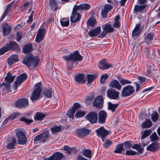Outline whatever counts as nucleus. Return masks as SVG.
<instances>
[{
    "label": "nucleus",
    "instance_id": "obj_39",
    "mask_svg": "<svg viewBox=\"0 0 160 160\" xmlns=\"http://www.w3.org/2000/svg\"><path fill=\"white\" fill-rule=\"evenodd\" d=\"M152 125V122L150 120H147L142 125L143 128H148L151 127Z\"/></svg>",
    "mask_w": 160,
    "mask_h": 160
},
{
    "label": "nucleus",
    "instance_id": "obj_21",
    "mask_svg": "<svg viewBox=\"0 0 160 160\" xmlns=\"http://www.w3.org/2000/svg\"><path fill=\"white\" fill-rule=\"evenodd\" d=\"M146 5L145 4L140 6L138 5H136L134 8V13L138 14L139 13L143 12L144 9L146 8Z\"/></svg>",
    "mask_w": 160,
    "mask_h": 160
},
{
    "label": "nucleus",
    "instance_id": "obj_61",
    "mask_svg": "<svg viewBox=\"0 0 160 160\" xmlns=\"http://www.w3.org/2000/svg\"><path fill=\"white\" fill-rule=\"evenodd\" d=\"M80 105L79 103H75L73 105V107L72 108L76 111L80 107Z\"/></svg>",
    "mask_w": 160,
    "mask_h": 160
},
{
    "label": "nucleus",
    "instance_id": "obj_43",
    "mask_svg": "<svg viewBox=\"0 0 160 160\" xmlns=\"http://www.w3.org/2000/svg\"><path fill=\"white\" fill-rule=\"evenodd\" d=\"M11 7V4H9L7 5V7H6V8L5 11L3 13L2 15V18H1V20H2L6 16L8 12L9 11Z\"/></svg>",
    "mask_w": 160,
    "mask_h": 160
},
{
    "label": "nucleus",
    "instance_id": "obj_22",
    "mask_svg": "<svg viewBox=\"0 0 160 160\" xmlns=\"http://www.w3.org/2000/svg\"><path fill=\"white\" fill-rule=\"evenodd\" d=\"M101 28L100 27L90 31L88 32V35L91 37H94L98 35L101 32Z\"/></svg>",
    "mask_w": 160,
    "mask_h": 160
},
{
    "label": "nucleus",
    "instance_id": "obj_58",
    "mask_svg": "<svg viewBox=\"0 0 160 160\" xmlns=\"http://www.w3.org/2000/svg\"><path fill=\"white\" fill-rule=\"evenodd\" d=\"M96 23V20L94 19H90L88 20L89 25L92 27H93Z\"/></svg>",
    "mask_w": 160,
    "mask_h": 160
},
{
    "label": "nucleus",
    "instance_id": "obj_30",
    "mask_svg": "<svg viewBox=\"0 0 160 160\" xmlns=\"http://www.w3.org/2000/svg\"><path fill=\"white\" fill-rule=\"evenodd\" d=\"M158 148V144L156 142H153L147 148V150L150 151H157Z\"/></svg>",
    "mask_w": 160,
    "mask_h": 160
},
{
    "label": "nucleus",
    "instance_id": "obj_38",
    "mask_svg": "<svg viewBox=\"0 0 160 160\" xmlns=\"http://www.w3.org/2000/svg\"><path fill=\"white\" fill-rule=\"evenodd\" d=\"M32 50V45L31 44L26 45L23 49V51L24 53L31 52Z\"/></svg>",
    "mask_w": 160,
    "mask_h": 160
},
{
    "label": "nucleus",
    "instance_id": "obj_52",
    "mask_svg": "<svg viewBox=\"0 0 160 160\" xmlns=\"http://www.w3.org/2000/svg\"><path fill=\"white\" fill-rule=\"evenodd\" d=\"M123 146H124V148L125 149L130 148L132 146V142H126L122 143Z\"/></svg>",
    "mask_w": 160,
    "mask_h": 160
},
{
    "label": "nucleus",
    "instance_id": "obj_60",
    "mask_svg": "<svg viewBox=\"0 0 160 160\" xmlns=\"http://www.w3.org/2000/svg\"><path fill=\"white\" fill-rule=\"evenodd\" d=\"M137 154V152L132 150H127L126 152V154L127 155H133Z\"/></svg>",
    "mask_w": 160,
    "mask_h": 160
},
{
    "label": "nucleus",
    "instance_id": "obj_37",
    "mask_svg": "<svg viewBox=\"0 0 160 160\" xmlns=\"http://www.w3.org/2000/svg\"><path fill=\"white\" fill-rule=\"evenodd\" d=\"M60 23L63 27H67L69 24V18H62L61 19Z\"/></svg>",
    "mask_w": 160,
    "mask_h": 160
},
{
    "label": "nucleus",
    "instance_id": "obj_41",
    "mask_svg": "<svg viewBox=\"0 0 160 160\" xmlns=\"http://www.w3.org/2000/svg\"><path fill=\"white\" fill-rule=\"evenodd\" d=\"M96 76L93 74H87V77L88 84L92 83L96 78Z\"/></svg>",
    "mask_w": 160,
    "mask_h": 160
},
{
    "label": "nucleus",
    "instance_id": "obj_13",
    "mask_svg": "<svg viewBox=\"0 0 160 160\" xmlns=\"http://www.w3.org/2000/svg\"><path fill=\"white\" fill-rule=\"evenodd\" d=\"M93 105L98 108H102L103 106L102 97L101 96H97L93 102Z\"/></svg>",
    "mask_w": 160,
    "mask_h": 160
},
{
    "label": "nucleus",
    "instance_id": "obj_40",
    "mask_svg": "<svg viewBox=\"0 0 160 160\" xmlns=\"http://www.w3.org/2000/svg\"><path fill=\"white\" fill-rule=\"evenodd\" d=\"M120 17L119 16H117L115 18V22L113 24V27L115 28H118L120 27L121 25L120 22L119 21Z\"/></svg>",
    "mask_w": 160,
    "mask_h": 160
},
{
    "label": "nucleus",
    "instance_id": "obj_53",
    "mask_svg": "<svg viewBox=\"0 0 160 160\" xmlns=\"http://www.w3.org/2000/svg\"><path fill=\"white\" fill-rule=\"evenodd\" d=\"M20 121H21L25 122L27 124L30 123L32 122L33 121V120L32 119H28L25 117H23L21 118H20Z\"/></svg>",
    "mask_w": 160,
    "mask_h": 160
},
{
    "label": "nucleus",
    "instance_id": "obj_46",
    "mask_svg": "<svg viewBox=\"0 0 160 160\" xmlns=\"http://www.w3.org/2000/svg\"><path fill=\"white\" fill-rule=\"evenodd\" d=\"M83 153L87 158H90L91 157L92 151L89 149L85 150Z\"/></svg>",
    "mask_w": 160,
    "mask_h": 160
},
{
    "label": "nucleus",
    "instance_id": "obj_55",
    "mask_svg": "<svg viewBox=\"0 0 160 160\" xmlns=\"http://www.w3.org/2000/svg\"><path fill=\"white\" fill-rule=\"evenodd\" d=\"M108 75L106 74L102 75L100 79L101 82L103 84L105 80L108 79Z\"/></svg>",
    "mask_w": 160,
    "mask_h": 160
},
{
    "label": "nucleus",
    "instance_id": "obj_42",
    "mask_svg": "<svg viewBox=\"0 0 160 160\" xmlns=\"http://www.w3.org/2000/svg\"><path fill=\"white\" fill-rule=\"evenodd\" d=\"M45 117V115L41 113L37 112L35 116L34 119L38 121H41L43 120Z\"/></svg>",
    "mask_w": 160,
    "mask_h": 160
},
{
    "label": "nucleus",
    "instance_id": "obj_29",
    "mask_svg": "<svg viewBox=\"0 0 160 160\" xmlns=\"http://www.w3.org/2000/svg\"><path fill=\"white\" fill-rule=\"evenodd\" d=\"M18 61V57L16 55H14L11 56L8 59V63L10 65Z\"/></svg>",
    "mask_w": 160,
    "mask_h": 160
},
{
    "label": "nucleus",
    "instance_id": "obj_45",
    "mask_svg": "<svg viewBox=\"0 0 160 160\" xmlns=\"http://www.w3.org/2000/svg\"><path fill=\"white\" fill-rule=\"evenodd\" d=\"M152 121L156 122L158 118V114L157 112H153L151 115Z\"/></svg>",
    "mask_w": 160,
    "mask_h": 160
},
{
    "label": "nucleus",
    "instance_id": "obj_11",
    "mask_svg": "<svg viewBox=\"0 0 160 160\" xmlns=\"http://www.w3.org/2000/svg\"><path fill=\"white\" fill-rule=\"evenodd\" d=\"M119 95V92L112 88L109 89L107 92V96L110 99H117Z\"/></svg>",
    "mask_w": 160,
    "mask_h": 160
},
{
    "label": "nucleus",
    "instance_id": "obj_4",
    "mask_svg": "<svg viewBox=\"0 0 160 160\" xmlns=\"http://www.w3.org/2000/svg\"><path fill=\"white\" fill-rule=\"evenodd\" d=\"M41 86L40 83L36 84L35 89L30 97V99L33 102L38 99L40 96L42 91Z\"/></svg>",
    "mask_w": 160,
    "mask_h": 160
},
{
    "label": "nucleus",
    "instance_id": "obj_27",
    "mask_svg": "<svg viewBox=\"0 0 160 160\" xmlns=\"http://www.w3.org/2000/svg\"><path fill=\"white\" fill-rule=\"evenodd\" d=\"M91 132V131L88 129L85 128H82L78 129L77 131V133L82 136L88 135Z\"/></svg>",
    "mask_w": 160,
    "mask_h": 160
},
{
    "label": "nucleus",
    "instance_id": "obj_16",
    "mask_svg": "<svg viewBox=\"0 0 160 160\" xmlns=\"http://www.w3.org/2000/svg\"><path fill=\"white\" fill-rule=\"evenodd\" d=\"M90 6L88 4H81L79 6L75 5L73 7V10L78 11L83 10H88L90 8Z\"/></svg>",
    "mask_w": 160,
    "mask_h": 160
},
{
    "label": "nucleus",
    "instance_id": "obj_32",
    "mask_svg": "<svg viewBox=\"0 0 160 160\" xmlns=\"http://www.w3.org/2000/svg\"><path fill=\"white\" fill-rule=\"evenodd\" d=\"M49 5L51 8L54 10H56L58 8L56 0H50Z\"/></svg>",
    "mask_w": 160,
    "mask_h": 160
},
{
    "label": "nucleus",
    "instance_id": "obj_49",
    "mask_svg": "<svg viewBox=\"0 0 160 160\" xmlns=\"http://www.w3.org/2000/svg\"><path fill=\"white\" fill-rule=\"evenodd\" d=\"M132 148L133 149L137 150L139 152H141L142 151V148L138 144H134Z\"/></svg>",
    "mask_w": 160,
    "mask_h": 160
},
{
    "label": "nucleus",
    "instance_id": "obj_20",
    "mask_svg": "<svg viewBox=\"0 0 160 160\" xmlns=\"http://www.w3.org/2000/svg\"><path fill=\"white\" fill-rule=\"evenodd\" d=\"M112 8V7L110 4H107L104 6V8L102 11L101 14L103 17H106L108 11Z\"/></svg>",
    "mask_w": 160,
    "mask_h": 160
},
{
    "label": "nucleus",
    "instance_id": "obj_8",
    "mask_svg": "<svg viewBox=\"0 0 160 160\" xmlns=\"http://www.w3.org/2000/svg\"><path fill=\"white\" fill-rule=\"evenodd\" d=\"M134 92V88L132 86L128 85L123 88L122 94L123 97L128 96L132 94Z\"/></svg>",
    "mask_w": 160,
    "mask_h": 160
},
{
    "label": "nucleus",
    "instance_id": "obj_34",
    "mask_svg": "<svg viewBox=\"0 0 160 160\" xmlns=\"http://www.w3.org/2000/svg\"><path fill=\"white\" fill-rule=\"evenodd\" d=\"M45 96L47 98H50L53 94V90L51 88L46 89L43 92Z\"/></svg>",
    "mask_w": 160,
    "mask_h": 160
},
{
    "label": "nucleus",
    "instance_id": "obj_6",
    "mask_svg": "<svg viewBox=\"0 0 160 160\" xmlns=\"http://www.w3.org/2000/svg\"><path fill=\"white\" fill-rule=\"evenodd\" d=\"M26 74L24 73L22 74L17 77L16 80L12 85V88L14 90L17 89L19 86L26 79Z\"/></svg>",
    "mask_w": 160,
    "mask_h": 160
},
{
    "label": "nucleus",
    "instance_id": "obj_1",
    "mask_svg": "<svg viewBox=\"0 0 160 160\" xmlns=\"http://www.w3.org/2000/svg\"><path fill=\"white\" fill-rule=\"evenodd\" d=\"M63 58L66 62L68 69L70 70L73 67V64L76 61H81L82 58L78 51H75L69 56H63Z\"/></svg>",
    "mask_w": 160,
    "mask_h": 160
},
{
    "label": "nucleus",
    "instance_id": "obj_48",
    "mask_svg": "<svg viewBox=\"0 0 160 160\" xmlns=\"http://www.w3.org/2000/svg\"><path fill=\"white\" fill-rule=\"evenodd\" d=\"M85 114V112L79 110L76 112L75 117L77 118H79L83 116Z\"/></svg>",
    "mask_w": 160,
    "mask_h": 160
},
{
    "label": "nucleus",
    "instance_id": "obj_2",
    "mask_svg": "<svg viewBox=\"0 0 160 160\" xmlns=\"http://www.w3.org/2000/svg\"><path fill=\"white\" fill-rule=\"evenodd\" d=\"M39 59L37 57L30 56L25 57L22 61V63L29 67L33 65V67H36L38 64Z\"/></svg>",
    "mask_w": 160,
    "mask_h": 160
},
{
    "label": "nucleus",
    "instance_id": "obj_26",
    "mask_svg": "<svg viewBox=\"0 0 160 160\" xmlns=\"http://www.w3.org/2000/svg\"><path fill=\"white\" fill-rule=\"evenodd\" d=\"M3 33L4 35H8L11 31V27L8 24H3L2 26Z\"/></svg>",
    "mask_w": 160,
    "mask_h": 160
},
{
    "label": "nucleus",
    "instance_id": "obj_28",
    "mask_svg": "<svg viewBox=\"0 0 160 160\" xmlns=\"http://www.w3.org/2000/svg\"><path fill=\"white\" fill-rule=\"evenodd\" d=\"M8 50H12L16 49L18 46L17 43L15 42L11 41L9 43L6 44Z\"/></svg>",
    "mask_w": 160,
    "mask_h": 160
},
{
    "label": "nucleus",
    "instance_id": "obj_36",
    "mask_svg": "<svg viewBox=\"0 0 160 160\" xmlns=\"http://www.w3.org/2000/svg\"><path fill=\"white\" fill-rule=\"evenodd\" d=\"M108 109L111 110L112 112H114L118 105V104H113L111 102H108Z\"/></svg>",
    "mask_w": 160,
    "mask_h": 160
},
{
    "label": "nucleus",
    "instance_id": "obj_62",
    "mask_svg": "<svg viewBox=\"0 0 160 160\" xmlns=\"http://www.w3.org/2000/svg\"><path fill=\"white\" fill-rule=\"evenodd\" d=\"M18 115L16 114L13 113L10 115L8 118L9 120H12L16 118Z\"/></svg>",
    "mask_w": 160,
    "mask_h": 160
},
{
    "label": "nucleus",
    "instance_id": "obj_64",
    "mask_svg": "<svg viewBox=\"0 0 160 160\" xmlns=\"http://www.w3.org/2000/svg\"><path fill=\"white\" fill-rule=\"evenodd\" d=\"M34 11H32L31 15L28 17V20L27 22L28 23H31L32 21L33 15Z\"/></svg>",
    "mask_w": 160,
    "mask_h": 160
},
{
    "label": "nucleus",
    "instance_id": "obj_54",
    "mask_svg": "<svg viewBox=\"0 0 160 160\" xmlns=\"http://www.w3.org/2000/svg\"><path fill=\"white\" fill-rule=\"evenodd\" d=\"M73 149V148H71L67 146H64L63 147V150L66 151L67 153L69 154H71V152Z\"/></svg>",
    "mask_w": 160,
    "mask_h": 160
},
{
    "label": "nucleus",
    "instance_id": "obj_35",
    "mask_svg": "<svg viewBox=\"0 0 160 160\" xmlns=\"http://www.w3.org/2000/svg\"><path fill=\"white\" fill-rule=\"evenodd\" d=\"M15 78V76H12L10 73L8 72L5 79L8 82L11 83L14 80Z\"/></svg>",
    "mask_w": 160,
    "mask_h": 160
},
{
    "label": "nucleus",
    "instance_id": "obj_9",
    "mask_svg": "<svg viewBox=\"0 0 160 160\" xmlns=\"http://www.w3.org/2000/svg\"><path fill=\"white\" fill-rule=\"evenodd\" d=\"M95 131L98 136L102 138H104L109 133L102 126L96 130Z\"/></svg>",
    "mask_w": 160,
    "mask_h": 160
},
{
    "label": "nucleus",
    "instance_id": "obj_31",
    "mask_svg": "<svg viewBox=\"0 0 160 160\" xmlns=\"http://www.w3.org/2000/svg\"><path fill=\"white\" fill-rule=\"evenodd\" d=\"M140 25L139 23L136 25L132 33V36H137L140 33L141 31V30L140 29Z\"/></svg>",
    "mask_w": 160,
    "mask_h": 160
},
{
    "label": "nucleus",
    "instance_id": "obj_12",
    "mask_svg": "<svg viewBox=\"0 0 160 160\" xmlns=\"http://www.w3.org/2000/svg\"><path fill=\"white\" fill-rule=\"evenodd\" d=\"M46 33L45 30L44 28H41L38 30L37 33L35 41L37 42H39L44 39Z\"/></svg>",
    "mask_w": 160,
    "mask_h": 160
},
{
    "label": "nucleus",
    "instance_id": "obj_33",
    "mask_svg": "<svg viewBox=\"0 0 160 160\" xmlns=\"http://www.w3.org/2000/svg\"><path fill=\"white\" fill-rule=\"evenodd\" d=\"M114 152L115 153L121 154L124 153V150L123 148V144L122 143L120 144L116 147Z\"/></svg>",
    "mask_w": 160,
    "mask_h": 160
},
{
    "label": "nucleus",
    "instance_id": "obj_18",
    "mask_svg": "<svg viewBox=\"0 0 160 160\" xmlns=\"http://www.w3.org/2000/svg\"><path fill=\"white\" fill-rule=\"evenodd\" d=\"M16 144V140L15 138H10L8 140V144L7 146V148L10 149H14L15 148Z\"/></svg>",
    "mask_w": 160,
    "mask_h": 160
},
{
    "label": "nucleus",
    "instance_id": "obj_57",
    "mask_svg": "<svg viewBox=\"0 0 160 160\" xmlns=\"http://www.w3.org/2000/svg\"><path fill=\"white\" fill-rule=\"evenodd\" d=\"M75 111L72 108L70 110L68 111V115L70 117L73 118L74 117V113Z\"/></svg>",
    "mask_w": 160,
    "mask_h": 160
},
{
    "label": "nucleus",
    "instance_id": "obj_59",
    "mask_svg": "<svg viewBox=\"0 0 160 160\" xmlns=\"http://www.w3.org/2000/svg\"><path fill=\"white\" fill-rule=\"evenodd\" d=\"M150 138L151 141H154L158 140V137L156 133H153L150 136Z\"/></svg>",
    "mask_w": 160,
    "mask_h": 160
},
{
    "label": "nucleus",
    "instance_id": "obj_3",
    "mask_svg": "<svg viewBox=\"0 0 160 160\" xmlns=\"http://www.w3.org/2000/svg\"><path fill=\"white\" fill-rule=\"evenodd\" d=\"M102 31L99 36V37L100 38H103L108 33L112 32L114 30V29L112 24L109 22L102 25Z\"/></svg>",
    "mask_w": 160,
    "mask_h": 160
},
{
    "label": "nucleus",
    "instance_id": "obj_10",
    "mask_svg": "<svg viewBox=\"0 0 160 160\" xmlns=\"http://www.w3.org/2000/svg\"><path fill=\"white\" fill-rule=\"evenodd\" d=\"M98 115L95 112H92L88 114L85 117L90 122L94 123L97 122Z\"/></svg>",
    "mask_w": 160,
    "mask_h": 160
},
{
    "label": "nucleus",
    "instance_id": "obj_23",
    "mask_svg": "<svg viewBox=\"0 0 160 160\" xmlns=\"http://www.w3.org/2000/svg\"><path fill=\"white\" fill-rule=\"evenodd\" d=\"M75 79L77 82L81 83H84L86 81V78L85 75L82 73L76 75Z\"/></svg>",
    "mask_w": 160,
    "mask_h": 160
},
{
    "label": "nucleus",
    "instance_id": "obj_47",
    "mask_svg": "<svg viewBox=\"0 0 160 160\" xmlns=\"http://www.w3.org/2000/svg\"><path fill=\"white\" fill-rule=\"evenodd\" d=\"M151 131L150 129L146 130H145L142 134L141 136V139H143V138L146 137H147L151 133Z\"/></svg>",
    "mask_w": 160,
    "mask_h": 160
},
{
    "label": "nucleus",
    "instance_id": "obj_17",
    "mask_svg": "<svg viewBox=\"0 0 160 160\" xmlns=\"http://www.w3.org/2000/svg\"><path fill=\"white\" fill-rule=\"evenodd\" d=\"M63 158L62 154L56 152L48 158H45L44 160H61Z\"/></svg>",
    "mask_w": 160,
    "mask_h": 160
},
{
    "label": "nucleus",
    "instance_id": "obj_5",
    "mask_svg": "<svg viewBox=\"0 0 160 160\" xmlns=\"http://www.w3.org/2000/svg\"><path fill=\"white\" fill-rule=\"evenodd\" d=\"M15 133L18 138V143L19 144H25L27 141V139L23 132L19 129L16 130Z\"/></svg>",
    "mask_w": 160,
    "mask_h": 160
},
{
    "label": "nucleus",
    "instance_id": "obj_50",
    "mask_svg": "<svg viewBox=\"0 0 160 160\" xmlns=\"http://www.w3.org/2000/svg\"><path fill=\"white\" fill-rule=\"evenodd\" d=\"M119 81L121 84L122 85L126 84H130L132 83V82L130 81L123 78H121Z\"/></svg>",
    "mask_w": 160,
    "mask_h": 160
},
{
    "label": "nucleus",
    "instance_id": "obj_14",
    "mask_svg": "<svg viewBox=\"0 0 160 160\" xmlns=\"http://www.w3.org/2000/svg\"><path fill=\"white\" fill-rule=\"evenodd\" d=\"M98 66L99 68L102 70L108 69L112 66V64L108 63L106 60L101 61L98 63Z\"/></svg>",
    "mask_w": 160,
    "mask_h": 160
},
{
    "label": "nucleus",
    "instance_id": "obj_25",
    "mask_svg": "<svg viewBox=\"0 0 160 160\" xmlns=\"http://www.w3.org/2000/svg\"><path fill=\"white\" fill-rule=\"evenodd\" d=\"M110 87L117 88L118 90H120L122 88V86L119 82L117 80H112L110 83Z\"/></svg>",
    "mask_w": 160,
    "mask_h": 160
},
{
    "label": "nucleus",
    "instance_id": "obj_24",
    "mask_svg": "<svg viewBox=\"0 0 160 160\" xmlns=\"http://www.w3.org/2000/svg\"><path fill=\"white\" fill-rule=\"evenodd\" d=\"M106 116V112L103 111H100L99 113L98 122L101 123H104L105 121Z\"/></svg>",
    "mask_w": 160,
    "mask_h": 160
},
{
    "label": "nucleus",
    "instance_id": "obj_51",
    "mask_svg": "<svg viewBox=\"0 0 160 160\" xmlns=\"http://www.w3.org/2000/svg\"><path fill=\"white\" fill-rule=\"evenodd\" d=\"M112 143L109 140H106L104 143L103 145L104 147L106 148H108L112 144Z\"/></svg>",
    "mask_w": 160,
    "mask_h": 160
},
{
    "label": "nucleus",
    "instance_id": "obj_56",
    "mask_svg": "<svg viewBox=\"0 0 160 160\" xmlns=\"http://www.w3.org/2000/svg\"><path fill=\"white\" fill-rule=\"evenodd\" d=\"M9 51L6 46L5 45L4 47L0 49V55H2L6 52Z\"/></svg>",
    "mask_w": 160,
    "mask_h": 160
},
{
    "label": "nucleus",
    "instance_id": "obj_44",
    "mask_svg": "<svg viewBox=\"0 0 160 160\" xmlns=\"http://www.w3.org/2000/svg\"><path fill=\"white\" fill-rule=\"evenodd\" d=\"M61 130L60 126H58L57 125L54 126L53 127L51 128V130L52 132L53 133H56L59 132Z\"/></svg>",
    "mask_w": 160,
    "mask_h": 160
},
{
    "label": "nucleus",
    "instance_id": "obj_63",
    "mask_svg": "<svg viewBox=\"0 0 160 160\" xmlns=\"http://www.w3.org/2000/svg\"><path fill=\"white\" fill-rule=\"evenodd\" d=\"M17 41L20 42L22 38V33L19 32L17 33Z\"/></svg>",
    "mask_w": 160,
    "mask_h": 160
},
{
    "label": "nucleus",
    "instance_id": "obj_7",
    "mask_svg": "<svg viewBox=\"0 0 160 160\" xmlns=\"http://www.w3.org/2000/svg\"><path fill=\"white\" fill-rule=\"evenodd\" d=\"M49 136L48 132H45L34 138V143L37 144L39 143L44 142L47 139Z\"/></svg>",
    "mask_w": 160,
    "mask_h": 160
},
{
    "label": "nucleus",
    "instance_id": "obj_15",
    "mask_svg": "<svg viewBox=\"0 0 160 160\" xmlns=\"http://www.w3.org/2000/svg\"><path fill=\"white\" fill-rule=\"evenodd\" d=\"M28 100L27 99H21L17 101L15 103V106L19 108H22L28 106Z\"/></svg>",
    "mask_w": 160,
    "mask_h": 160
},
{
    "label": "nucleus",
    "instance_id": "obj_19",
    "mask_svg": "<svg viewBox=\"0 0 160 160\" xmlns=\"http://www.w3.org/2000/svg\"><path fill=\"white\" fill-rule=\"evenodd\" d=\"M78 11H74L73 8L72 12V15L71 17V21L72 22H75L80 20L81 16L79 13H77Z\"/></svg>",
    "mask_w": 160,
    "mask_h": 160
}]
</instances>
